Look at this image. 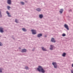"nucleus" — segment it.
<instances>
[{"mask_svg":"<svg viewBox=\"0 0 73 73\" xmlns=\"http://www.w3.org/2000/svg\"><path fill=\"white\" fill-rule=\"evenodd\" d=\"M64 27L65 28H66V29H67V30H69L68 27V25H67L65 24L64 25Z\"/></svg>","mask_w":73,"mask_h":73,"instance_id":"obj_4","label":"nucleus"},{"mask_svg":"<svg viewBox=\"0 0 73 73\" xmlns=\"http://www.w3.org/2000/svg\"><path fill=\"white\" fill-rule=\"evenodd\" d=\"M64 10L63 9H61L60 10V12L61 13H62V12H63Z\"/></svg>","mask_w":73,"mask_h":73,"instance_id":"obj_12","label":"nucleus"},{"mask_svg":"<svg viewBox=\"0 0 73 73\" xmlns=\"http://www.w3.org/2000/svg\"><path fill=\"white\" fill-rule=\"evenodd\" d=\"M42 49L43 51H46V50L45 48H44V47H42Z\"/></svg>","mask_w":73,"mask_h":73,"instance_id":"obj_16","label":"nucleus"},{"mask_svg":"<svg viewBox=\"0 0 73 73\" xmlns=\"http://www.w3.org/2000/svg\"><path fill=\"white\" fill-rule=\"evenodd\" d=\"M15 22L16 23H18V21L17 19H15Z\"/></svg>","mask_w":73,"mask_h":73,"instance_id":"obj_22","label":"nucleus"},{"mask_svg":"<svg viewBox=\"0 0 73 73\" xmlns=\"http://www.w3.org/2000/svg\"><path fill=\"white\" fill-rule=\"evenodd\" d=\"M0 15H1V11H0Z\"/></svg>","mask_w":73,"mask_h":73,"instance_id":"obj_26","label":"nucleus"},{"mask_svg":"<svg viewBox=\"0 0 73 73\" xmlns=\"http://www.w3.org/2000/svg\"><path fill=\"white\" fill-rule=\"evenodd\" d=\"M50 46L51 47H52V48H50V50H52L53 49V47L54 46L51 45Z\"/></svg>","mask_w":73,"mask_h":73,"instance_id":"obj_10","label":"nucleus"},{"mask_svg":"<svg viewBox=\"0 0 73 73\" xmlns=\"http://www.w3.org/2000/svg\"><path fill=\"white\" fill-rule=\"evenodd\" d=\"M7 8L8 10H9L11 8V7H10V6H7Z\"/></svg>","mask_w":73,"mask_h":73,"instance_id":"obj_18","label":"nucleus"},{"mask_svg":"<svg viewBox=\"0 0 73 73\" xmlns=\"http://www.w3.org/2000/svg\"><path fill=\"white\" fill-rule=\"evenodd\" d=\"M66 54V53H64L63 54H62V55L63 56H65Z\"/></svg>","mask_w":73,"mask_h":73,"instance_id":"obj_17","label":"nucleus"},{"mask_svg":"<svg viewBox=\"0 0 73 73\" xmlns=\"http://www.w3.org/2000/svg\"><path fill=\"white\" fill-rule=\"evenodd\" d=\"M36 10H37V11H41L40 9L39 8L37 9Z\"/></svg>","mask_w":73,"mask_h":73,"instance_id":"obj_13","label":"nucleus"},{"mask_svg":"<svg viewBox=\"0 0 73 73\" xmlns=\"http://www.w3.org/2000/svg\"><path fill=\"white\" fill-rule=\"evenodd\" d=\"M3 44L2 43H1V42H0V46H3Z\"/></svg>","mask_w":73,"mask_h":73,"instance_id":"obj_23","label":"nucleus"},{"mask_svg":"<svg viewBox=\"0 0 73 73\" xmlns=\"http://www.w3.org/2000/svg\"><path fill=\"white\" fill-rule=\"evenodd\" d=\"M52 64L54 66V68H57V65L56 62H53Z\"/></svg>","mask_w":73,"mask_h":73,"instance_id":"obj_2","label":"nucleus"},{"mask_svg":"<svg viewBox=\"0 0 73 73\" xmlns=\"http://www.w3.org/2000/svg\"><path fill=\"white\" fill-rule=\"evenodd\" d=\"M22 30L24 31H27V30H26V29H25L24 28H23V29H22Z\"/></svg>","mask_w":73,"mask_h":73,"instance_id":"obj_15","label":"nucleus"},{"mask_svg":"<svg viewBox=\"0 0 73 73\" xmlns=\"http://www.w3.org/2000/svg\"><path fill=\"white\" fill-rule=\"evenodd\" d=\"M7 3L8 4L11 5V0H8Z\"/></svg>","mask_w":73,"mask_h":73,"instance_id":"obj_7","label":"nucleus"},{"mask_svg":"<svg viewBox=\"0 0 73 73\" xmlns=\"http://www.w3.org/2000/svg\"><path fill=\"white\" fill-rule=\"evenodd\" d=\"M27 50L26 49H23L22 50V52H26Z\"/></svg>","mask_w":73,"mask_h":73,"instance_id":"obj_11","label":"nucleus"},{"mask_svg":"<svg viewBox=\"0 0 73 73\" xmlns=\"http://www.w3.org/2000/svg\"><path fill=\"white\" fill-rule=\"evenodd\" d=\"M0 72H2V69H1V68H0Z\"/></svg>","mask_w":73,"mask_h":73,"instance_id":"obj_24","label":"nucleus"},{"mask_svg":"<svg viewBox=\"0 0 73 73\" xmlns=\"http://www.w3.org/2000/svg\"><path fill=\"white\" fill-rule=\"evenodd\" d=\"M37 69L39 71H41L43 73L45 72V70H44L42 67L40 66H38V68H37Z\"/></svg>","mask_w":73,"mask_h":73,"instance_id":"obj_1","label":"nucleus"},{"mask_svg":"<svg viewBox=\"0 0 73 73\" xmlns=\"http://www.w3.org/2000/svg\"><path fill=\"white\" fill-rule=\"evenodd\" d=\"M21 5H23L24 4V2H21Z\"/></svg>","mask_w":73,"mask_h":73,"instance_id":"obj_19","label":"nucleus"},{"mask_svg":"<svg viewBox=\"0 0 73 73\" xmlns=\"http://www.w3.org/2000/svg\"><path fill=\"white\" fill-rule=\"evenodd\" d=\"M6 13L7 14L8 17H11V15H10V13H9L8 11H6Z\"/></svg>","mask_w":73,"mask_h":73,"instance_id":"obj_6","label":"nucleus"},{"mask_svg":"<svg viewBox=\"0 0 73 73\" xmlns=\"http://www.w3.org/2000/svg\"><path fill=\"white\" fill-rule=\"evenodd\" d=\"M31 31H32V33L33 34H36V30H32Z\"/></svg>","mask_w":73,"mask_h":73,"instance_id":"obj_3","label":"nucleus"},{"mask_svg":"<svg viewBox=\"0 0 73 73\" xmlns=\"http://www.w3.org/2000/svg\"><path fill=\"white\" fill-rule=\"evenodd\" d=\"M71 72L72 73H73V70H71Z\"/></svg>","mask_w":73,"mask_h":73,"instance_id":"obj_25","label":"nucleus"},{"mask_svg":"<svg viewBox=\"0 0 73 73\" xmlns=\"http://www.w3.org/2000/svg\"><path fill=\"white\" fill-rule=\"evenodd\" d=\"M25 68L26 69H28L29 68H28V67L26 66L25 67Z\"/></svg>","mask_w":73,"mask_h":73,"instance_id":"obj_21","label":"nucleus"},{"mask_svg":"<svg viewBox=\"0 0 73 73\" xmlns=\"http://www.w3.org/2000/svg\"><path fill=\"white\" fill-rule=\"evenodd\" d=\"M51 40L52 42H56V41L54 40V38H52Z\"/></svg>","mask_w":73,"mask_h":73,"instance_id":"obj_9","label":"nucleus"},{"mask_svg":"<svg viewBox=\"0 0 73 73\" xmlns=\"http://www.w3.org/2000/svg\"><path fill=\"white\" fill-rule=\"evenodd\" d=\"M62 36H66V34H63Z\"/></svg>","mask_w":73,"mask_h":73,"instance_id":"obj_20","label":"nucleus"},{"mask_svg":"<svg viewBox=\"0 0 73 73\" xmlns=\"http://www.w3.org/2000/svg\"><path fill=\"white\" fill-rule=\"evenodd\" d=\"M72 67H73V63L72 64Z\"/></svg>","mask_w":73,"mask_h":73,"instance_id":"obj_27","label":"nucleus"},{"mask_svg":"<svg viewBox=\"0 0 73 73\" xmlns=\"http://www.w3.org/2000/svg\"><path fill=\"white\" fill-rule=\"evenodd\" d=\"M43 17V15H39V17L40 18H42Z\"/></svg>","mask_w":73,"mask_h":73,"instance_id":"obj_14","label":"nucleus"},{"mask_svg":"<svg viewBox=\"0 0 73 73\" xmlns=\"http://www.w3.org/2000/svg\"><path fill=\"white\" fill-rule=\"evenodd\" d=\"M42 36V34H38V35H37L38 37L39 38L41 37V36Z\"/></svg>","mask_w":73,"mask_h":73,"instance_id":"obj_8","label":"nucleus"},{"mask_svg":"<svg viewBox=\"0 0 73 73\" xmlns=\"http://www.w3.org/2000/svg\"><path fill=\"white\" fill-rule=\"evenodd\" d=\"M3 29L2 27H0V31L1 33H3L4 31L3 30Z\"/></svg>","mask_w":73,"mask_h":73,"instance_id":"obj_5","label":"nucleus"}]
</instances>
